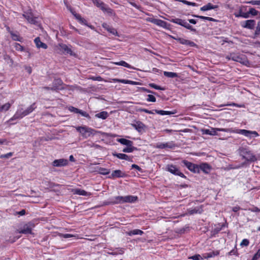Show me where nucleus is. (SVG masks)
<instances>
[{"mask_svg": "<svg viewBox=\"0 0 260 260\" xmlns=\"http://www.w3.org/2000/svg\"><path fill=\"white\" fill-rule=\"evenodd\" d=\"M76 129L79 133H80L81 136L84 138H87L90 136H94L96 134L98 133L104 134L103 133L96 131L94 129H92L86 126H77L76 127Z\"/></svg>", "mask_w": 260, "mask_h": 260, "instance_id": "f257e3e1", "label": "nucleus"}, {"mask_svg": "<svg viewBox=\"0 0 260 260\" xmlns=\"http://www.w3.org/2000/svg\"><path fill=\"white\" fill-rule=\"evenodd\" d=\"M138 200V197L134 196H126L124 197L117 196L114 198L112 202L113 204H122L124 203H134Z\"/></svg>", "mask_w": 260, "mask_h": 260, "instance_id": "f03ea898", "label": "nucleus"}, {"mask_svg": "<svg viewBox=\"0 0 260 260\" xmlns=\"http://www.w3.org/2000/svg\"><path fill=\"white\" fill-rule=\"evenodd\" d=\"M239 151L240 155L247 161H254L256 160L255 156L248 149L244 147H240Z\"/></svg>", "mask_w": 260, "mask_h": 260, "instance_id": "7ed1b4c3", "label": "nucleus"}, {"mask_svg": "<svg viewBox=\"0 0 260 260\" xmlns=\"http://www.w3.org/2000/svg\"><path fill=\"white\" fill-rule=\"evenodd\" d=\"M201 132L204 135H209L211 136H215L217 135L218 131H222L225 132H232V130L230 128H219L211 127L210 129H202Z\"/></svg>", "mask_w": 260, "mask_h": 260, "instance_id": "20e7f679", "label": "nucleus"}, {"mask_svg": "<svg viewBox=\"0 0 260 260\" xmlns=\"http://www.w3.org/2000/svg\"><path fill=\"white\" fill-rule=\"evenodd\" d=\"M93 4L96 5L97 7L100 8L103 12H106L110 15L113 14V10L100 0H92Z\"/></svg>", "mask_w": 260, "mask_h": 260, "instance_id": "39448f33", "label": "nucleus"}, {"mask_svg": "<svg viewBox=\"0 0 260 260\" xmlns=\"http://www.w3.org/2000/svg\"><path fill=\"white\" fill-rule=\"evenodd\" d=\"M226 58L229 60H233L234 61L239 62L242 63H245L246 61L245 57L243 55H240L237 53H231L226 56Z\"/></svg>", "mask_w": 260, "mask_h": 260, "instance_id": "423d86ee", "label": "nucleus"}, {"mask_svg": "<svg viewBox=\"0 0 260 260\" xmlns=\"http://www.w3.org/2000/svg\"><path fill=\"white\" fill-rule=\"evenodd\" d=\"M235 132L243 135L249 138L257 137L259 136L258 134L256 131H251L246 129H237Z\"/></svg>", "mask_w": 260, "mask_h": 260, "instance_id": "0eeeda50", "label": "nucleus"}, {"mask_svg": "<svg viewBox=\"0 0 260 260\" xmlns=\"http://www.w3.org/2000/svg\"><path fill=\"white\" fill-rule=\"evenodd\" d=\"M182 162L190 171L193 173H199V167L198 165L187 160H183Z\"/></svg>", "mask_w": 260, "mask_h": 260, "instance_id": "6e6552de", "label": "nucleus"}, {"mask_svg": "<svg viewBox=\"0 0 260 260\" xmlns=\"http://www.w3.org/2000/svg\"><path fill=\"white\" fill-rule=\"evenodd\" d=\"M58 49L62 53L69 54L71 55H75L71 49L69 48L67 45L64 44H59L58 46Z\"/></svg>", "mask_w": 260, "mask_h": 260, "instance_id": "1a4fd4ad", "label": "nucleus"}, {"mask_svg": "<svg viewBox=\"0 0 260 260\" xmlns=\"http://www.w3.org/2000/svg\"><path fill=\"white\" fill-rule=\"evenodd\" d=\"M27 115H28V113L26 112L23 109H20L17 111L14 115L9 120V121L22 118Z\"/></svg>", "mask_w": 260, "mask_h": 260, "instance_id": "9d476101", "label": "nucleus"}, {"mask_svg": "<svg viewBox=\"0 0 260 260\" xmlns=\"http://www.w3.org/2000/svg\"><path fill=\"white\" fill-rule=\"evenodd\" d=\"M255 25V21L254 20H247L243 21L241 23V25L243 28H248L249 29H253Z\"/></svg>", "mask_w": 260, "mask_h": 260, "instance_id": "9b49d317", "label": "nucleus"}, {"mask_svg": "<svg viewBox=\"0 0 260 260\" xmlns=\"http://www.w3.org/2000/svg\"><path fill=\"white\" fill-rule=\"evenodd\" d=\"M167 170L174 175H178L182 178H185V175L173 165H168L167 166Z\"/></svg>", "mask_w": 260, "mask_h": 260, "instance_id": "f8f14e48", "label": "nucleus"}, {"mask_svg": "<svg viewBox=\"0 0 260 260\" xmlns=\"http://www.w3.org/2000/svg\"><path fill=\"white\" fill-rule=\"evenodd\" d=\"M68 164V160L66 159L61 158L54 160L52 165L55 167H61L67 166Z\"/></svg>", "mask_w": 260, "mask_h": 260, "instance_id": "ddd939ff", "label": "nucleus"}, {"mask_svg": "<svg viewBox=\"0 0 260 260\" xmlns=\"http://www.w3.org/2000/svg\"><path fill=\"white\" fill-rule=\"evenodd\" d=\"M62 84V81L59 79H57L54 81L53 85L52 87L50 88L48 87H44L43 88L47 90L50 89L52 90H56L60 89V86H61Z\"/></svg>", "mask_w": 260, "mask_h": 260, "instance_id": "4468645a", "label": "nucleus"}, {"mask_svg": "<svg viewBox=\"0 0 260 260\" xmlns=\"http://www.w3.org/2000/svg\"><path fill=\"white\" fill-rule=\"evenodd\" d=\"M32 224L31 223H28L24 225L23 228L21 230H17V233L21 234H31L32 230Z\"/></svg>", "mask_w": 260, "mask_h": 260, "instance_id": "2eb2a0df", "label": "nucleus"}, {"mask_svg": "<svg viewBox=\"0 0 260 260\" xmlns=\"http://www.w3.org/2000/svg\"><path fill=\"white\" fill-rule=\"evenodd\" d=\"M23 16L30 23L35 24L37 22L36 18L34 17L32 14L31 12L25 13L23 14Z\"/></svg>", "mask_w": 260, "mask_h": 260, "instance_id": "dca6fc26", "label": "nucleus"}, {"mask_svg": "<svg viewBox=\"0 0 260 260\" xmlns=\"http://www.w3.org/2000/svg\"><path fill=\"white\" fill-rule=\"evenodd\" d=\"M146 20L160 26L164 27L166 25V22L160 19L153 18H148Z\"/></svg>", "mask_w": 260, "mask_h": 260, "instance_id": "f3484780", "label": "nucleus"}, {"mask_svg": "<svg viewBox=\"0 0 260 260\" xmlns=\"http://www.w3.org/2000/svg\"><path fill=\"white\" fill-rule=\"evenodd\" d=\"M132 125L139 132H141L144 130L145 125L140 121H136L134 123L132 124Z\"/></svg>", "mask_w": 260, "mask_h": 260, "instance_id": "a211bd4d", "label": "nucleus"}, {"mask_svg": "<svg viewBox=\"0 0 260 260\" xmlns=\"http://www.w3.org/2000/svg\"><path fill=\"white\" fill-rule=\"evenodd\" d=\"M199 170H201L203 172L208 174L210 172L211 167L208 164L204 163L199 166Z\"/></svg>", "mask_w": 260, "mask_h": 260, "instance_id": "6ab92c4d", "label": "nucleus"}, {"mask_svg": "<svg viewBox=\"0 0 260 260\" xmlns=\"http://www.w3.org/2000/svg\"><path fill=\"white\" fill-rule=\"evenodd\" d=\"M35 43L36 45V47L38 48H42L43 49H47V45L42 42L40 40V38L39 37L36 38L34 40Z\"/></svg>", "mask_w": 260, "mask_h": 260, "instance_id": "aec40b11", "label": "nucleus"}, {"mask_svg": "<svg viewBox=\"0 0 260 260\" xmlns=\"http://www.w3.org/2000/svg\"><path fill=\"white\" fill-rule=\"evenodd\" d=\"M174 146V145L172 143H158L157 144L155 147L159 149H164L166 148H172Z\"/></svg>", "mask_w": 260, "mask_h": 260, "instance_id": "412c9836", "label": "nucleus"}, {"mask_svg": "<svg viewBox=\"0 0 260 260\" xmlns=\"http://www.w3.org/2000/svg\"><path fill=\"white\" fill-rule=\"evenodd\" d=\"M218 8L217 5H213L211 3H209L200 8L201 11H206L211 9H215Z\"/></svg>", "mask_w": 260, "mask_h": 260, "instance_id": "4be33fe9", "label": "nucleus"}, {"mask_svg": "<svg viewBox=\"0 0 260 260\" xmlns=\"http://www.w3.org/2000/svg\"><path fill=\"white\" fill-rule=\"evenodd\" d=\"M188 213L190 215H192L193 214H200L203 212V209L202 206L197 207L194 208V209H189L187 210Z\"/></svg>", "mask_w": 260, "mask_h": 260, "instance_id": "5701e85b", "label": "nucleus"}, {"mask_svg": "<svg viewBox=\"0 0 260 260\" xmlns=\"http://www.w3.org/2000/svg\"><path fill=\"white\" fill-rule=\"evenodd\" d=\"M219 254V251H212L207 253H205L203 255L204 258L208 259L211 257H214Z\"/></svg>", "mask_w": 260, "mask_h": 260, "instance_id": "b1692460", "label": "nucleus"}, {"mask_svg": "<svg viewBox=\"0 0 260 260\" xmlns=\"http://www.w3.org/2000/svg\"><path fill=\"white\" fill-rule=\"evenodd\" d=\"M102 26H103V27L105 28L107 31H108L110 33L112 34L113 35H114L116 36L118 35L117 30L113 28L110 27L107 23H104L102 24Z\"/></svg>", "mask_w": 260, "mask_h": 260, "instance_id": "393cba45", "label": "nucleus"}, {"mask_svg": "<svg viewBox=\"0 0 260 260\" xmlns=\"http://www.w3.org/2000/svg\"><path fill=\"white\" fill-rule=\"evenodd\" d=\"M74 194H77L81 196H89L91 194L90 193L86 192L84 190L81 189H75L73 190Z\"/></svg>", "mask_w": 260, "mask_h": 260, "instance_id": "a878e982", "label": "nucleus"}, {"mask_svg": "<svg viewBox=\"0 0 260 260\" xmlns=\"http://www.w3.org/2000/svg\"><path fill=\"white\" fill-rule=\"evenodd\" d=\"M124 176V174L119 170H117L112 172L111 177L112 178L122 177Z\"/></svg>", "mask_w": 260, "mask_h": 260, "instance_id": "bb28decb", "label": "nucleus"}, {"mask_svg": "<svg viewBox=\"0 0 260 260\" xmlns=\"http://www.w3.org/2000/svg\"><path fill=\"white\" fill-rule=\"evenodd\" d=\"M117 142L120 143L121 144L126 146H131L133 144L132 141L124 138L118 139L117 140Z\"/></svg>", "mask_w": 260, "mask_h": 260, "instance_id": "cd10ccee", "label": "nucleus"}, {"mask_svg": "<svg viewBox=\"0 0 260 260\" xmlns=\"http://www.w3.org/2000/svg\"><path fill=\"white\" fill-rule=\"evenodd\" d=\"M178 41L181 44L189 45L190 46H194L196 45V44L193 42L184 39L180 38L178 39Z\"/></svg>", "mask_w": 260, "mask_h": 260, "instance_id": "c85d7f7f", "label": "nucleus"}, {"mask_svg": "<svg viewBox=\"0 0 260 260\" xmlns=\"http://www.w3.org/2000/svg\"><path fill=\"white\" fill-rule=\"evenodd\" d=\"M143 234V232L140 230L135 229L126 233V234L128 236L140 235H141Z\"/></svg>", "mask_w": 260, "mask_h": 260, "instance_id": "c756f323", "label": "nucleus"}, {"mask_svg": "<svg viewBox=\"0 0 260 260\" xmlns=\"http://www.w3.org/2000/svg\"><path fill=\"white\" fill-rule=\"evenodd\" d=\"M114 64L118 65V66H121L124 67H126L129 69H134L133 67H131L129 64H128L127 62H126L124 61H120L119 62H113Z\"/></svg>", "mask_w": 260, "mask_h": 260, "instance_id": "7c9ffc66", "label": "nucleus"}, {"mask_svg": "<svg viewBox=\"0 0 260 260\" xmlns=\"http://www.w3.org/2000/svg\"><path fill=\"white\" fill-rule=\"evenodd\" d=\"M114 155L116 156L117 157L121 159H125L127 160H130L128 156L123 153L114 154Z\"/></svg>", "mask_w": 260, "mask_h": 260, "instance_id": "2f4dec72", "label": "nucleus"}, {"mask_svg": "<svg viewBox=\"0 0 260 260\" xmlns=\"http://www.w3.org/2000/svg\"><path fill=\"white\" fill-rule=\"evenodd\" d=\"M108 114L107 112L103 111V112H100L99 113L95 114V117L99 118H102L103 119H105L108 117Z\"/></svg>", "mask_w": 260, "mask_h": 260, "instance_id": "473e14b6", "label": "nucleus"}, {"mask_svg": "<svg viewBox=\"0 0 260 260\" xmlns=\"http://www.w3.org/2000/svg\"><path fill=\"white\" fill-rule=\"evenodd\" d=\"M173 22L176 23V24H178L179 25H180L182 26H185V24H186V21H185V20H182V19H174L173 20Z\"/></svg>", "mask_w": 260, "mask_h": 260, "instance_id": "72a5a7b5", "label": "nucleus"}, {"mask_svg": "<svg viewBox=\"0 0 260 260\" xmlns=\"http://www.w3.org/2000/svg\"><path fill=\"white\" fill-rule=\"evenodd\" d=\"M164 75L167 77L169 78H175L178 77L177 74L174 72H164Z\"/></svg>", "mask_w": 260, "mask_h": 260, "instance_id": "f704fd0d", "label": "nucleus"}, {"mask_svg": "<svg viewBox=\"0 0 260 260\" xmlns=\"http://www.w3.org/2000/svg\"><path fill=\"white\" fill-rule=\"evenodd\" d=\"M11 104L9 103H7L4 105L1 106V108L2 110V112H6L8 111L10 108L11 107Z\"/></svg>", "mask_w": 260, "mask_h": 260, "instance_id": "c9c22d12", "label": "nucleus"}, {"mask_svg": "<svg viewBox=\"0 0 260 260\" xmlns=\"http://www.w3.org/2000/svg\"><path fill=\"white\" fill-rule=\"evenodd\" d=\"M127 147L123 149L122 151L124 152H127L129 153L133 152L134 150L136 149V148L133 146V145L131 146H127Z\"/></svg>", "mask_w": 260, "mask_h": 260, "instance_id": "e433bc0d", "label": "nucleus"}, {"mask_svg": "<svg viewBox=\"0 0 260 260\" xmlns=\"http://www.w3.org/2000/svg\"><path fill=\"white\" fill-rule=\"evenodd\" d=\"M10 34L12 39L14 41H21V38L18 35L14 34L12 31H10Z\"/></svg>", "mask_w": 260, "mask_h": 260, "instance_id": "4c0bfd02", "label": "nucleus"}, {"mask_svg": "<svg viewBox=\"0 0 260 260\" xmlns=\"http://www.w3.org/2000/svg\"><path fill=\"white\" fill-rule=\"evenodd\" d=\"M260 35V21H258L254 32V38Z\"/></svg>", "mask_w": 260, "mask_h": 260, "instance_id": "58836bf2", "label": "nucleus"}, {"mask_svg": "<svg viewBox=\"0 0 260 260\" xmlns=\"http://www.w3.org/2000/svg\"><path fill=\"white\" fill-rule=\"evenodd\" d=\"M193 16L202 19L207 20L211 21H215V19L214 18H211V17L203 16H199V15H194Z\"/></svg>", "mask_w": 260, "mask_h": 260, "instance_id": "ea45409f", "label": "nucleus"}, {"mask_svg": "<svg viewBox=\"0 0 260 260\" xmlns=\"http://www.w3.org/2000/svg\"><path fill=\"white\" fill-rule=\"evenodd\" d=\"M13 153L12 152H9L5 154H2L0 155L1 158H5L8 159L11 157L13 155Z\"/></svg>", "mask_w": 260, "mask_h": 260, "instance_id": "a19ab883", "label": "nucleus"}, {"mask_svg": "<svg viewBox=\"0 0 260 260\" xmlns=\"http://www.w3.org/2000/svg\"><path fill=\"white\" fill-rule=\"evenodd\" d=\"M14 47L16 49V50H18V51H22L24 50L23 47L21 45H20L19 44L17 43H15L14 44Z\"/></svg>", "mask_w": 260, "mask_h": 260, "instance_id": "79ce46f5", "label": "nucleus"}, {"mask_svg": "<svg viewBox=\"0 0 260 260\" xmlns=\"http://www.w3.org/2000/svg\"><path fill=\"white\" fill-rule=\"evenodd\" d=\"M181 2H182L184 4H185V5H187L192 6H193V7L197 6V5L196 3H192V2H188V1H186V0H182Z\"/></svg>", "mask_w": 260, "mask_h": 260, "instance_id": "37998d69", "label": "nucleus"}, {"mask_svg": "<svg viewBox=\"0 0 260 260\" xmlns=\"http://www.w3.org/2000/svg\"><path fill=\"white\" fill-rule=\"evenodd\" d=\"M147 101L150 102H155L156 101L155 98L151 94H148L147 95Z\"/></svg>", "mask_w": 260, "mask_h": 260, "instance_id": "c03bdc74", "label": "nucleus"}, {"mask_svg": "<svg viewBox=\"0 0 260 260\" xmlns=\"http://www.w3.org/2000/svg\"><path fill=\"white\" fill-rule=\"evenodd\" d=\"M249 14H251L253 16H256L258 14V11L254 8H250L249 10Z\"/></svg>", "mask_w": 260, "mask_h": 260, "instance_id": "a18cd8bd", "label": "nucleus"}, {"mask_svg": "<svg viewBox=\"0 0 260 260\" xmlns=\"http://www.w3.org/2000/svg\"><path fill=\"white\" fill-rule=\"evenodd\" d=\"M100 173L103 175L108 174L110 172L109 170H107L105 168H100L99 170Z\"/></svg>", "mask_w": 260, "mask_h": 260, "instance_id": "49530a36", "label": "nucleus"}, {"mask_svg": "<svg viewBox=\"0 0 260 260\" xmlns=\"http://www.w3.org/2000/svg\"><path fill=\"white\" fill-rule=\"evenodd\" d=\"M247 3L251 4L252 5H260V0H251L247 2Z\"/></svg>", "mask_w": 260, "mask_h": 260, "instance_id": "de8ad7c7", "label": "nucleus"}, {"mask_svg": "<svg viewBox=\"0 0 260 260\" xmlns=\"http://www.w3.org/2000/svg\"><path fill=\"white\" fill-rule=\"evenodd\" d=\"M35 107H34V104L30 106L29 107H28L26 110H25L24 111L28 113V114L31 112H32L35 109Z\"/></svg>", "mask_w": 260, "mask_h": 260, "instance_id": "09e8293b", "label": "nucleus"}, {"mask_svg": "<svg viewBox=\"0 0 260 260\" xmlns=\"http://www.w3.org/2000/svg\"><path fill=\"white\" fill-rule=\"evenodd\" d=\"M149 86H150L152 88H153L155 89L158 90H164V88H161L160 86H159L154 83H150L149 84Z\"/></svg>", "mask_w": 260, "mask_h": 260, "instance_id": "8fccbe9b", "label": "nucleus"}, {"mask_svg": "<svg viewBox=\"0 0 260 260\" xmlns=\"http://www.w3.org/2000/svg\"><path fill=\"white\" fill-rule=\"evenodd\" d=\"M249 242L248 240L245 239H243L240 243L241 246H247L249 245Z\"/></svg>", "mask_w": 260, "mask_h": 260, "instance_id": "3c124183", "label": "nucleus"}, {"mask_svg": "<svg viewBox=\"0 0 260 260\" xmlns=\"http://www.w3.org/2000/svg\"><path fill=\"white\" fill-rule=\"evenodd\" d=\"M61 236L64 238H69L71 237H77V235H72L69 234H61Z\"/></svg>", "mask_w": 260, "mask_h": 260, "instance_id": "603ef678", "label": "nucleus"}, {"mask_svg": "<svg viewBox=\"0 0 260 260\" xmlns=\"http://www.w3.org/2000/svg\"><path fill=\"white\" fill-rule=\"evenodd\" d=\"M78 113L80 114L82 116L87 117V118H90V116L89 114L86 113V112L83 111L79 109V112H78Z\"/></svg>", "mask_w": 260, "mask_h": 260, "instance_id": "864d4df0", "label": "nucleus"}, {"mask_svg": "<svg viewBox=\"0 0 260 260\" xmlns=\"http://www.w3.org/2000/svg\"><path fill=\"white\" fill-rule=\"evenodd\" d=\"M69 110L71 111V112H74V113H78V112H79V109H77L76 108H75L74 107H70L69 108Z\"/></svg>", "mask_w": 260, "mask_h": 260, "instance_id": "5fc2aeb1", "label": "nucleus"}, {"mask_svg": "<svg viewBox=\"0 0 260 260\" xmlns=\"http://www.w3.org/2000/svg\"><path fill=\"white\" fill-rule=\"evenodd\" d=\"M259 257H260V249L254 255L252 258L254 259L255 260H257Z\"/></svg>", "mask_w": 260, "mask_h": 260, "instance_id": "6e6d98bb", "label": "nucleus"}, {"mask_svg": "<svg viewBox=\"0 0 260 260\" xmlns=\"http://www.w3.org/2000/svg\"><path fill=\"white\" fill-rule=\"evenodd\" d=\"M90 79L92 80H94V81H103V78L100 77V76H98V77H92L90 78Z\"/></svg>", "mask_w": 260, "mask_h": 260, "instance_id": "4d7b16f0", "label": "nucleus"}, {"mask_svg": "<svg viewBox=\"0 0 260 260\" xmlns=\"http://www.w3.org/2000/svg\"><path fill=\"white\" fill-rule=\"evenodd\" d=\"M185 28L191 30V31H195L196 29L193 28L187 22H186V24H185Z\"/></svg>", "mask_w": 260, "mask_h": 260, "instance_id": "13d9d810", "label": "nucleus"}, {"mask_svg": "<svg viewBox=\"0 0 260 260\" xmlns=\"http://www.w3.org/2000/svg\"><path fill=\"white\" fill-rule=\"evenodd\" d=\"M201 255L199 254H196L193 256H192L190 257V258L192 259L193 260H199L201 258Z\"/></svg>", "mask_w": 260, "mask_h": 260, "instance_id": "bf43d9fd", "label": "nucleus"}, {"mask_svg": "<svg viewBox=\"0 0 260 260\" xmlns=\"http://www.w3.org/2000/svg\"><path fill=\"white\" fill-rule=\"evenodd\" d=\"M155 111L157 114H160L161 115H166V113H167L166 111L155 110Z\"/></svg>", "mask_w": 260, "mask_h": 260, "instance_id": "052dcab7", "label": "nucleus"}, {"mask_svg": "<svg viewBox=\"0 0 260 260\" xmlns=\"http://www.w3.org/2000/svg\"><path fill=\"white\" fill-rule=\"evenodd\" d=\"M241 16V17H243L244 18H247L249 17V12H247V13L242 12Z\"/></svg>", "mask_w": 260, "mask_h": 260, "instance_id": "680f3d73", "label": "nucleus"}, {"mask_svg": "<svg viewBox=\"0 0 260 260\" xmlns=\"http://www.w3.org/2000/svg\"><path fill=\"white\" fill-rule=\"evenodd\" d=\"M79 22L82 23V24H83L85 25H88V23H87V21L84 19L82 17V18L79 20Z\"/></svg>", "mask_w": 260, "mask_h": 260, "instance_id": "e2e57ef3", "label": "nucleus"}, {"mask_svg": "<svg viewBox=\"0 0 260 260\" xmlns=\"http://www.w3.org/2000/svg\"><path fill=\"white\" fill-rule=\"evenodd\" d=\"M132 168L136 169H137V170H138V171H141V168H140L139 166H138V165H135V164H133V165H132Z\"/></svg>", "mask_w": 260, "mask_h": 260, "instance_id": "0e129e2a", "label": "nucleus"}, {"mask_svg": "<svg viewBox=\"0 0 260 260\" xmlns=\"http://www.w3.org/2000/svg\"><path fill=\"white\" fill-rule=\"evenodd\" d=\"M127 84H132V85H138L139 83L135 82V81H131V80H128Z\"/></svg>", "mask_w": 260, "mask_h": 260, "instance_id": "69168bd1", "label": "nucleus"}, {"mask_svg": "<svg viewBox=\"0 0 260 260\" xmlns=\"http://www.w3.org/2000/svg\"><path fill=\"white\" fill-rule=\"evenodd\" d=\"M74 16L79 21L82 18V17L77 13H75Z\"/></svg>", "mask_w": 260, "mask_h": 260, "instance_id": "338daca9", "label": "nucleus"}, {"mask_svg": "<svg viewBox=\"0 0 260 260\" xmlns=\"http://www.w3.org/2000/svg\"><path fill=\"white\" fill-rule=\"evenodd\" d=\"M240 209V207L236 206V207H234L233 208L232 210L234 212H236L238 211H239Z\"/></svg>", "mask_w": 260, "mask_h": 260, "instance_id": "774afa93", "label": "nucleus"}]
</instances>
